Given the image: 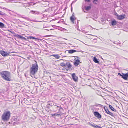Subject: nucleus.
<instances>
[{
	"label": "nucleus",
	"mask_w": 128,
	"mask_h": 128,
	"mask_svg": "<svg viewBox=\"0 0 128 128\" xmlns=\"http://www.w3.org/2000/svg\"><path fill=\"white\" fill-rule=\"evenodd\" d=\"M118 15V14H116V16H117V15Z\"/></svg>",
	"instance_id": "nucleus-36"
},
{
	"label": "nucleus",
	"mask_w": 128,
	"mask_h": 128,
	"mask_svg": "<svg viewBox=\"0 0 128 128\" xmlns=\"http://www.w3.org/2000/svg\"><path fill=\"white\" fill-rule=\"evenodd\" d=\"M21 17H22V18H23L26 19V20H28V21H30V20H31L30 19L28 18L24 17L23 16H22Z\"/></svg>",
	"instance_id": "nucleus-25"
},
{
	"label": "nucleus",
	"mask_w": 128,
	"mask_h": 128,
	"mask_svg": "<svg viewBox=\"0 0 128 128\" xmlns=\"http://www.w3.org/2000/svg\"><path fill=\"white\" fill-rule=\"evenodd\" d=\"M64 39H65V40H67V39H65V38H64Z\"/></svg>",
	"instance_id": "nucleus-43"
},
{
	"label": "nucleus",
	"mask_w": 128,
	"mask_h": 128,
	"mask_svg": "<svg viewBox=\"0 0 128 128\" xmlns=\"http://www.w3.org/2000/svg\"><path fill=\"white\" fill-rule=\"evenodd\" d=\"M109 108L113 111L116 112V110L114 109L112 106L111 105H109Z\"/></svg>",
	"instance_id": "nucleus-17"
},
{
	"label": "nucleus",
	"mask_w": 128,
	"mask_h": 128,
	"mask_svg": "<svg viewBox=\"0 0 128 128\" xmlns=\"http://www.w3.org/2000/svg\"><path fill=\"white\" fill-rule=\"evenodd\" d=\"M127 97L128 96H126V97Z\"/></svg>",
	"instance_id": "nucleus-44"
},
{
	"label": "nucleus",
	"mask_w": 128,
	"mask_h": 128,
	"mask_svg": "<svg viewBox=\"0 0 128 128\" xmlns=\"http://www.w3.org/2000/svg\"><path fill=\"white\" fill-rule=\"evenodd\" d=\"M0 75L4 80L8 81H11V76L10 73L8 71H2L0 72Z\"/></svg>",
	"instance_id": "nucleus-1"
},
{
	"label": "nucleus",
	"mask_w": 128,
	"mask_h": 128,
	"mask_svg": "<svg viewBox=\"0 0 128 128\" xmlns=\"http://www.w3.org/2000/svg\"><path fill=\"white\" fill-rule=\"evenodd\" d=\"M54 30V29H50V30Z\"/></svg>",
	"instance_id": "nucleus-38"
},
{
	"label": "nucleus",
	"mask_w": 128,
	"mask_h": 128,
	"mask_svg": "<svg viewBox=\"0 0 128 128\" xmlns=\"http://www.w3.org/2000/svg\"><path fill=\"white\" fill-rule=\"evenodd\" d=\"M9 31L10 32H12L11 31H10V30H9Z\"/></svg>",
	"instance_id": "nucleus-41"
},
{
	"label": "nucleus",
	"mask_w": 128,
	"mask_h": 128,
	"mask_svg": "<svg viewBox=\"0 0 128 128\" xmlns=\"http://www.w3.org/2000/svg\"><path fill=\"white\" fill-rule=\"evenodd\" d=\"M60 66L62 67L66 66V64H65L64 63L62 62L60 64Z\"/></svg>",
	"instance_id": "nucleus-24"
},
{
	"label": "nucleus",
	"mask_w": 128,
	"mask_h": 128,
	"mask_svg": "<svg viewBox=\"0 0 128 128\" xmlns=\"http://www.w3.org/2000/svg\"><path fill=\"white\" fill-rule=\"evenodd\" d=\"M94 115L96 117H97L98 118H101L102 117V116L99 112H95L94 113Z\"/></svg>",
	"instance_id": "nucleus-4"
},
{
	"label": "nucleus",
	"mask_w": 128,
	"mask_h": 128,
	"mask_svg": "<svg viewBox=\"0 0 128 128\" xmlns=\"http://www.w3.org/2000/svg\"><path fill=\"white\" fill-rule=\"evenodd\" d=\"M31 21H33V22L34 21V20H31Z\"/></svg>",
	"instance_id": "nucleus-42"
},
{
	"label": "nucleus",
	"mask_w": 128,
	"mask_h": 128,
	"mask_svg": "<svg viewBox=\"0 0 128 128\" xmlns=\"http://www.w3.org/2000/svg\"><path fill=\"white\" fill-rule=\"evenodd\" d=\"M125 98L124 99V100L125 101H126L128 102V99H126V98Z\"/></svg>",
	"instance_id": "nucleus-30"
},
{
	"label": "nucleus",
	"mask_w": 128,
	"mask_h": 128,
	"mask_svg": "<svg viewBox=\"0 0 128 128\" xmlns=\"http://www.w3.org/2000/svg\"><path fill=\"white\" fill-rule=\"evenodd\" d=\"M62 115V114H54L52 115L53 116H61Z\"/></svg>",
	"instance_id": "nucleus-26"
},
{
	"label": "nucleus",
	"mask_w": 128,
	"mask_h": 128,
	"mask_svg": "<svg viewBox=\"0 0 128 128\" xmlns=\"http://www.w3.org/2000/svg\"><path fill=\"white\" fill-rule=\"evenodd\" d=\"M80 62V60L78 59H77L76 61L74 62V64L76 66H77Z\"/></svg>",
	"instance_id": "nucleus-13"
},
{
	"label": "nucleus",
	"mask_w": 128,
	"mask_h": 128,
	"mask_svg": "<svg viewBox=\"0 0 128 128\" xmlns=\"http://www.w3.org/2000/svg\"><path fill=\"white\" fill-rule=\"evenodd\" d=\"M124 58L126 60H128V59L127 58Z\"/></svg>",
	"instance_id": "nucleus-37"
},
{
	"label": "nucleus",
	"mask_w": 128,
	"mask_h": 128,
	"mask_svg": "<svg viewBox=\"0 0 128 128\" xmlns=\"http://www.w3.org/2000/svg\"><path fill=\"white\" fill-rule=\"evenodd\" d=\"M15 36L17 37L18 38H20L22 40H26V38L24 37H23L19 35L18 34H17L16 36Z\"/></svg>",
	"instance_id": "nucleus-12"
},
{
	"label": "nucleus",
	"mask_w": 128,
	"mask_h": 128,
	"mask_svg": "<svg viewBox=\"0 0 128 128\" xmlns=\"http://www.w3.org/2000/svg\"><path fill=\"white\" fill-rule=\"evenodd\" d=\"M14 120L16 122H14V125H16V124H18L19 122H18L19 121V118L18 117H17Z\"/></svg>",
	"instance_id": "nucleus-11"
},
{
	"label": "nucleus",
	"mask_w": 128,
	"mask_h": 128,
	"mask_svg": "<svg viewBox=\"0 0 128 128\" xmlns=\"http://www.w3.org/2000/svg\"><path fill=\"white\" fill-rule=\"evenodd\" d=\"M98 105H96V106H98Z\"/></svg>",
	"instance_id": "nucleus-40"
},
{
	"label": "nucleus",
	"mask_w": 128,
	"mask_h": 128,
	"mask_svg": "<svg viewBox=\"0 0 128 128\" xmlns=\"http://www.w3.org/2000/svg\"><path fill=\"white\" fill-rule=\"evenodd\" d=\"M117 24V22L115 20H113L112 21V25L113 26H114L116 25Z\"/></svg>",
	"instance_id": "nucleus-19"
},
{
	"label": "nucleus",
	"mask_w": 128,
	"mask_h": 128,
	"mask_svg": "<svg viewBox=\"0 0 128 128\" xmlns=\"http://www.w3.org/2000/svg\"><path fill=\"white\" fill-rule=\"evenodd\" d=\"M63 111V109L61 107L60 108V109L59 110V112H60V114H62V112Z\"/></svg>",
	"instance_id": "nucleus-22"
},
{
	"label": "nucleus",
	"mask_w": 128,
	"mask_h": 128,
	"mask_svg": "<svg viewBox=\"0 0 128 128\" xmlns=\"http://www.w3.org/2000/svg\"><path fill=\"white\" fill-rule=\"evenodd\" d=\"M70 20L73 24H74V20H76V18L74 16L73 14L70 17Z\"/></svg>",
	"instance_id": "nucleus-10"
},
{
	"label": "nucleus",
	"mask_w": 128,
	"mask_h": 128,
	"mask_svg": "<svg viewBox=\"0 0 128 128\" xmlns=\"http://www.w3.org/2000/svg\"><path fill=\"white\" fill-rule=\"evenodd\" d=\"M104 109L105 110L106 112L108 114H110L111 116H114V114L113 113L110 112L108 110L107 108H105Z\"/></svg>",
	"instance_id": "nucleus-6"
},
{
	"label": "nucleus",
	"mask_w": 128,
	"mask_h": 128,
	"mask_svg": "<svg viewBox=\"0 0 128 128\" xmlns=\"http://www.w3.org/2000/svg\"><path fill=\"white\" fill-rule=\"evenodd\" d=\"M4 24L0 22V28H4Z\"/></svg>",
	"instance_id": "nucleus-18"
},
{
	"label": "nucleus",
	"mask_w": 128,
	"mask_h": 128,
	"mask_svg": "<svg viewBox=\"0 0 128 128\" xmlns=\"http://www.w3.org/2000/svg\"><path fill=\"white\" fill-rule=\"evenodd\" d=\"M86 2H90V0H85Z\"/></svg>",
	"instance_id": "nucleus-31"
},
{
	"label": "nucleus",
	"mask_w": 128,
	"mask_h": 128,
	"mask_svg": "<svg viewBox=\"0 0 128 128\" xmlns=\"http://www.w3.org/2000/svg\"><path fill=\"white\" fill-rule=\"evenodd\" d=\"M71 10H72V9L71 8Z\"/></svg>",
	"instance_id": "nucleus-45"
},
{
	"label": "nucleus",
	"mask_w": 128,
	"mask_h": 128,
	"mask_svg": "<svg viewBox=\"0 0 128 128\" xmlns=\"http://www.w3.org/2000/svg\"><path fill=\"white\" fill-rule=\"evenodd\" d=\"M66 66L68 68L70 69L72 67V66L71 65L70 63V62H68L66 64Z\"/></svg>",
	"instance_id": "nucleus-14"
},
{
	"label": "nucleus",
	"mask_w": 128,
	"mask_h": 128,
	"mask_svg": "<svg viewBox=\"0 0 128 128\" xmlns=\"http://www.w3.org/2000/svg\"><path fill=\"white\" fill-rule=\"evenodd\" d=\"M52 56H54L56 59H59L60 58V56L57 54H54L52 55Z\"/></svg>",
	"instance_id": "nucleus-20"
},
{
	"label": "nucleus",
	"mask_w": 128,
	"mask_h": 128,
	"mask_svg": "<svg viewBox=\"0 0 128 128\" xmlns=\"http://www.w3.org/2000/svg\"><path fill=\"white\" fill-rule=\"evenodd\" d=\"M30 38L31 39H35L36 40H38V38H34L32 36H30Z\"/></svg>",
	"instance_id": "nucleus-23"
},
{
	"label": "nucleus",
	"mask_w": 128,
	"mask_h": 128,
	"mask_svg": "<svg viewBox=\"0 0 128 128\" xmlns=\"http://www.w3.org/2000/svg\"><path fill=\"white\" fill-rule=\"evenodd\" d=\"M0 52L1 55L4 56H6L9 54H7L6 52L3 51H0Z\"/></svg>",
	"instance_id": "nucleus-8"
},
{
	"label": "nucleus",
	"mask_w": 128,
	"mask_h": 128,
	"mask_svg": "<svg viewBox=\"0 0 128 128\" xmlns=\"http://www.w3.org/2000/svg\"><path fill=\"white\" fill-rule=\"evenodd\" d=\"M72 78L75 81H76L78 80V77L76 76V74L74 73L72 74Z\"/></svg>",
	"instance_id": "nucleus-9"
},
{
	"label": "nucleus",
	"mask_w": 128,
	"mask_h": 128,
	"mask_svg": "<svg viewBox=\"0 0 128 128\" xmlns=\"http://www.w3.org/2000/svg\"><path fill=\"white\" fill-rule=\"evenodd\" d=\"M76 52V50H68V53L69 54H72Z\"/></svg>",
	"instance_id": "nucleus-16"
},
{
	"label": "nucleus",
	"mask_w": 128,
	"mask_h": 128,
	"mask_svg": "<svg viewBox=\"0 0 128 128\" xmlns=\"http://www.w3.org/2000/svg\"><path fill=\"white\" fill-rule=\"evenodd\" d=\"M66 67L65 68V70H66V71H68V70H70V69Z\"/></svg>",
	"instance_id": "nucleus-28"
},
{
	"label": "nucleus",
	"mask_w": 128,
	"mask_h": 128,
	"mask_svg": "<svg viewBox=\"0 0 128 128\" xmlns=\"http://www.w3.org/2000/svg\"><path fill=\"white\" fill-rule=\"evenodd\" d=\"M52 26V27H53L54 28V27L56 26Z\"/></svg>",
	"instance_id": "nucleus-34"
},
{
	"label": "nucleus",
	"mask_w": 128,
	"mask_h": 128,
	"mask_svg": "<svg viewBox=\"0 0 128 128\" xmlns=\"http://www.w3.org/2000/svg\"><path fill=\"white\" fill-rule=\"evenodd\" d=\"M10 32L14 34H16V33L14 32Z\"/></svg>",
	"instance_id": "nucleus-29"
},
{
	"label": "nucleus",
	"mask_w": 128,
	"mask_h": 128,
	"mask_svg": "<svg viewBox=\"0 0 128 128\" xmlns=\"http://www.w3.org/2000/svg\"><path fill=\"white\" fill-rule=\"evenodd\" d=\"M118 75L120 76H122V75L121 74H120V73L118 74Z\"/></svg>",
	"instance_id": "nucleus-32"
},
{
	"label": "nucleus",
	"mask_w": 128,
	"mask_h": 128,
	"mask_svg": "<svg viewBox=\"0 0 128 128\" xmlns=\"http://www.w3.org/2000/svg\"><path fill=\"white\" fill-rule=\"evenodd\" d=\"M6 15V14L0 11V15L4 16Z\"/></svg>",
	"instance_id": "nucleus-27"
},
{
	"label": "nucleus",
	"mask_w": 128,
	"mask_h": 128,
	"mask_svg": "<svg viewBox=\"0 0 128 128\" xmlns=\"http://www.w3.org/2000/svg\"><path fill=\"white\" fill-rule=\"evenodd\" d=\"M93 60L94 62L96 63L99 64V62L98 60L95 57H94L93 58Z\"/></svg>",
	"instance_id": "nucleus-15"
},
{
	"label": "nucleus",
	"mask_w": 128,
	"mask_h": 128,
	"mask_svg": "<svg viewBox=\"0 0 128 128\" xmlns=\"http://www.w3.org/2000/svg\"><path fill=\"white\" fill-rule=\"evenodd\" d=\"M123 75L122 76V78L124 79L125 80H128V73L126 74H122Z\"/></svg>",
	"instance_id": "nucleus-7"
},
{
	"label": "nucleus",
	"mask_w": 128,
	"mask_h": 128,
	"mask_svg": "<svg viewBox=\"0 0 128 128\" xmlns=\"http://www.w3.org/2000/svg\"><path fill=\"white\" fill-rule=\"evenodd\" d=\"M94 1H98V0H94Z\"/></svg>",
	"instance_id": "nucleus-35"
},
{
	"label": "nucleus",
	"mask_w": 128,
	"mask_h": 128,
	"mask_svg": "<svg viewBox=\"0 0 128 128\" xmlns=\"http://www.w3.org/2000/svg\"><path fill=\"white\" fill-rule=\"evenodd\" d=\"M91 8V6H88L85 8V10H87L88 11L90 10Z\"/></svg>",
	"instance_id": "nucleus-21"
},
{
	"label": "nucleus",
	"mask_w": 128,
	"mask_h": 128,
	"mask_svg": "<svg viewBox=\"0 0 128 128\" xmlns=\"http://www.w3.org/2000/svg\"><path fill=\"white\" fill-rule=\"evenodd\" d=\"M10 116V113L8 111L4 112L2 116V119L4 121H7L8 120Z\"/></svg>",
	"instance_id": "nucleus-3"
},
{
	"label": "nucleus",
	"mask_w": 128,
	"mask_h": 128,
	"mask_svg": "<svg viewBox=\"0 0 128 128\" xmlns=\"http://www.w3.org/2000/svg\"><path fill=\"white\" fill-rule=\"evenodd\" d=\"M126 16L125 15H122L120 16L117 15V18L120 20H122L125 18Z\"/></svg>",
	"instance_id": "nucleus-5"
},
{
	"label": "nucleus",
	"mask_w": 128,
	"mask_h": 128,
	"mask_svg": "<svg viewBox=\"0 0 128 128\" xmlns=\"http://www.w3.org/2000/svg\"><path fill=\"white\" fill-rule=\"evenodd\" d=\"M56 106L58 108H60L61 107V106Z\"/></svg>",
	"instance_id": "nucleus-33"
},
{
	"label": "nucleus",
	"mask_w": 128,
	"mask_h": 128,
	"mask_svg": "<svg viewBox=\"0 0 128 128\" xmlns=\"http://www.w3.org/2000/svg\"><path fill=\"white\" fill-rule=\"evenodd\" d=\"M38 70V66L37 63L32 64L30 70V74L34 75L37 73Z\"/></svg>",
	"instance_id": "nucleus-2"
},
{
	"label": "nucleus",
	"mask_w": 128,
	"mask_h": 128,
	"mask_svg": "<svg viewBox=\"0 0 128 128\" xmlns=\"http://www.w3.org/2000/svg\"><path fill=\"white\" fill-rule=\"evenodd\" d=\"M64 70H65V68H64Z\"/></svg>",
	"instance_id": "nucleus-39"
}]
</instances>
